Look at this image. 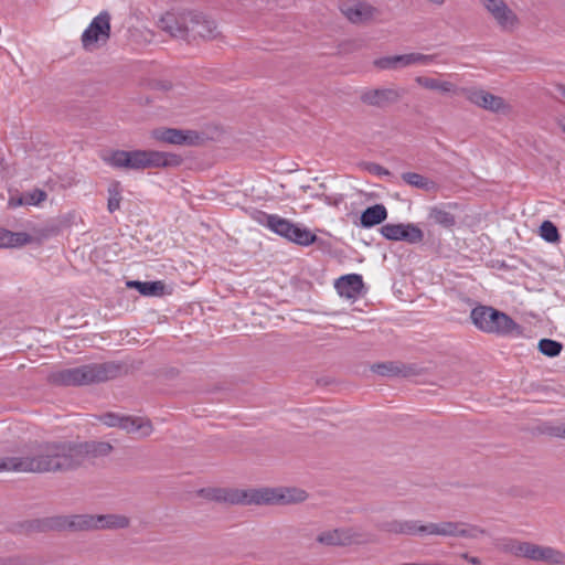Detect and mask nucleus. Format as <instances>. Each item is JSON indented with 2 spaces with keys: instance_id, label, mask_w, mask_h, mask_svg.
Segmentation results:
<instances>
[{
  "instance_id": "7",
  "label": "nucleus",
  "mask_w": 565,
  "mask_h": 565,
  "mask_svg": "<svg viewBox=\"0 0 565 565\" xmlns=\"http://www.w3.org/2000/svg\"><path fill=\"white\" fill-rule=\"evenodd\" d=\"M470 318L476 328L487 333L513 337L522 334V327L510 316L489 306L473 308Z\"/></svg>"
},
{
  "instance_id": "10",
  "label": "nucleus",
  "mask_w": 565,
  "mask_h": 565,
  "mask_svg": "<svg viewBox=\"0 0 565 565\" xmlns=\"http://www.w3.org/2000/svg\"><path fill=\"white\" fill-rule=\"evenodd\" d=\"M110 14L107 11H102L82 33L83 47L86 51H93L106 44L110 38Z\"/></svg>"
},
{
  "instance_id": "33",
  "label": "nucleus",
  "mask_w": 565,
  "mask_h": 565,
  "mask_svg": "<svg viewBox=\"0 0 565 565\" xmlns=\"http://www.w3.org/2000/svg\"><path fill=\"white\" fill-rule=\"evenodd\" d=\"M412 62L414 64L428 65L434 61L433 55H425L422 53H411Z\"/></svg>"
},
{
  "instance_id": "8",
  "label": "nucleus",
  "mask_w": 565,
  "mask_h": 565,
  "mask_svg": "<svg viewBox=\"0 0 565 565\" xmlns=\"http://www.w3.org/2000/svg\"><path fill=\"white\" fill-rule=\"evenodd\" d=\"M49 526L52 529H72L76 531L84 530H114L124 529L129 524V520L120 514H79L70 518H57L49 521Z\"/></svg>"
},
{
  "instance_id": "20",
  "label": "nucleus",
  "mask_w": 565,
  "mask_h": 565,
  "mask_svg": "<svg viewBox=\"0 0 565 565\" xmlns=\"http://www.w3.org/2000/svg\"><path fill=\"white\" fill-rule=\"evenodd\" d=\"M399 97V92L394 88H377L365 92L362 100L372 106H385L398 100Z\"/></svg>"
},
{
  "instance_id": "28",
  "label": "nucleus",
  "mask_w": 565,
  "mask_h": 565,
  "mask_svg": "<svg viewBox=\"0 0 565 565\" xmlns=\"http://www.w3.org/2000/svg\"><path fill=\"white\" fill-rule=\"evenodd\" d=\"M540 236L547 243H556L559 241L558 230L551 221H544L541 224Z\"/></svg>"
},
{
  "instance_id": "9",
  "label": "nucleus",
  "mask_w": 565,
  "mask_h": 565,
  "mask_svg": "<svg viewBox=\"0 0 565 565\" xmlns=\"http://www.w3.org/2000/svg\"><path fill=\"white\" fill-rule=\"evenodd\" d=\"M257 221L275 234L301 246H309L317 239L316 234L311 233L308 228L301 227L277 214L262 212Z\"/></svg>"
},
{
  "instance_id": "17",
  "label": "nucleus",
  "mask_w": 565,
  "mask_h": 565,
  "mask_svg": "<svg viewBox=\"0 0 565 565\" xmlns=\"http://www.w3.org/2000/svg\"><path fill=\"white\" fill-rule=\"evenodd\" d=\"M461 92L466 95L469 102L484 109L499 111L504 108V102L501 97L483 89L463 88Z\"/></svg>"
},
{
  "instance_id": "32",
  "label": "nucleus",
  "mask_w": 565,
  "mask_h": 565,
  "mask_svg": "<svg viewBox=\"0 0 565 565\" xmlns=\"http://www.w3.org/2000/svg\"><path fill=\"white\" fill-rule=\"evenodd\" d=\"M374 65L382 70H397L396 55L380 57L374 61Z\"/></svg>"
},
{
  "instance_id": "12",
  "label": "nucleus",
  "mask_w": 565,
  "mask_h": 565,
  "mask_svg": "<svg viewBox=\"0 0 565 565\" xmlns=\"http://www.w3.org/2000/svg\"><path fill=\"white\" fill-rule=\"evenodd\" d=\"M515 553L532 561L547 562L551 564H562L565 562V555L562 552L548 546H540L527 542L520 543L516 546Z\"/></svg>"
},
{
  "instance_id": "1",
  "label": "nucleus",
  "mask_w": 565,
  "mask_h": 565,
  "mask_svg": "<svg viewBox=\"0 0 565 565\" xmlns=\"http://www.w3.org/2000/svg\"><path fill=\"white\" fill-rule=\"evenodd\" d=\"M111 450L108 443H50L40 447L33 457L0 458V472H50L68 470L90 457L105 456Z\"/></svg>"
},
{
  "instance_id": "23",
  "label": "nucleus",
  "mask_w": 565,
  "mask_h": 565,
  "mask_svg": "<svg viewBox=\"0 0 565 565\" xmlns=\"http://www.w3.org/2000/svg\"><path fill=\"white\" fill-rule=\"evenodd\" d=\"M415 82L424 88L438 90L443 94H455L458 90L457 86L454 83L449 81H443L439 78L417 76L415 78Z\"/></svg>"
},
{
  "instance_id": "30",
  "label": "nucleus",
  "mask_w": 565,
  "mask_h": 565,
  "mask_svg": "<svg viewBox=\"0 0 565 565\" xmlns=\"http://www.w3.org/2000/svg\"><path fill=\"white\" fill-rule=\"evenodd\" d=\"M108 193H109V198H108L107 209L110 213H114L115 211L119 210V207H120V201H121L120 191L117 189V186H114L108 190Z\"/></svg>"
},
{
  "instance_id": "38",
  "label": "nucleus",
  "mask_w": 565,
  "mask_h": 565,
  "mask_svg": "<svg viewBox=\"0 0 565 565\" xmlns=\"http://www.w3.org/2000/svg\"><path fill=\"white\" fill-rule=\"evenodd\" d=\"M557 92L565 99V85H558L557 86Z\"/></svg>"
},
{
  "instance_id": "19",
  "label": "nucleus",
  "mask_w": 565,
  "mask_h": 565,
  "mask_svg": "<svg viewBox=\"0 0 565 565\" xmlns=\"http://www.w3.org/2000/svg\"><path fill=\"white\" fill-rule=\"evenodd\" d=\"M153 139L170 145H191L194 135L191 131L175 128H158L151 131Z\"/></svg>"
},
{
  "instance_id": "14",
  "label": "nucleus",
  "mask_w": 565,
  "mask_h": 565,
  "mask_svg": "<svg viewBox=\"0 0 565 565\" xmlns=\"http://www.w3.org/2000/svg\"><path fill=\"white\" fill-rule=\"evenodd\" d=\"M483 6L503 31H513L519 19L503 0H483Z\"/></svg>"
},
{
  "instance_id": "40",
  "label": "nucleus",
  "mask_w": 565,
  "mask_h": 565,
  "mask_svg": "<svg viewBox=\"0 0 565 565\" xmlns=\"http://www.w3.org/2000/svg\"><path fill=\"white\" fill-rule=\"evenodd\" d=\"M561 127H562L563 131L565 132V119L561 121Z\"/></svg>"
},
{
  "instance_id": "37",
  "label": "nucleus",
  "mask_w": 565,
  "mask_h": 565,
  "mask_svg": "<svg viewBox=\"0 0 565 565\" xmlns=\"http://www.w3.org/2000/svg\"><path fill=\"white\" fill-rule=\"evenodd\" d=\"M554 434L557 437L565 438V425L557 427Z\"/></svg>"
},
{
  "instance_id": "16",
  "label": "nucleus",
  "mask_w": 565,
  "mask_h": 565,
  "mask_svg": "<svg viewBox=\"0 0 565 565\" xmlns=\"http://www.w3.org/2000/svg\"><path fill=\"white\" fill-rule=\"evenodd\" d=\"M320 544L328 546L349 545L361 543V536L353 529H334L321 532L317 536Z\"/></svg>"
},
{
  "instance_id": "21",
  "label": "nucleus",
  "mask_w": 565,
  "mask_h": 565,
  "mask_svg": "<svg viewBox=\"0 0 565 565\" xmlns=\"http://www.w3.org/2000/svg\"><path fill=\"white\" fill-rule=\"evenodd\" d=\"M32 241V236L25 232H11L0 227V248H17Z\"/></svg>"
},
{
  "instance_id": "11",
  "label": "nucleus",
  "mask_w": 565,
  "mask_h": 565,
  "mask_svg": "<svg viewBox=\"0 0 565 565\" xmlns=\"http://www.w3.org/2000/svg\"><path fill=\"white\" fill-rule=\"evenodd\" d=\"M99 420L108 427H119L129 434H138L141 437H147L152 433L150 420L143 417L119 416L107 413L102 415Z\"/></svg>"
},
{
  "instance_id": "24",
  "label": "nucleus",
  "mask_w": 565,
  "mask_h": 565,
  "mask_svg": "<svg viewBox=\"0 0 565 565\" xmlns=\"http://www.w3.org/2000/svg\"><path fill=\"white\" fill-rule=\"evenodd\" d=\"M127 287L137 289L142 296L158 297L166 292V284L158 281H139L130 280L127 281Z\"/></svg>"
},
{
  "instance_id": "22",
  "label": "nucleus",
  "mask_w": 565,
  "mask_h": 565,
  "mask_svg": "<svg viewBox=\"0 0 565 565\" xmlns=\"http://www.w3.org/2000/svg\"><path fill=\"white\" fill-rule=\"evenodd\" d=\"M387 217V211L384 205L375 204L364 210L360 217L362 227L370 228L382 223Z\"/></svg>"
},
{
  "instance_id": "41",
  "label": "nucleus",
  "mask_w": 565,
  "mask_h": 565,
  "mask_svg": "<svg viewBox=\"0 0 565 565\" xmlns=\"http://www.w3.org/2000/svg\"><path fill=\"white\" fill-rule=\"evenodd\" d=\"M0 565H11V564H8L7 562H1Z\"/></svg>"
},
{
  "instance_id": "39",
  "label": "nucleus",
  "mask_w": 565,
  "mask_h": 565,
  "mask_svg": "<svg viewBox=\"0 0 565 565\" xmlns=\"http://www.w3.org/2000/svg\"><path fill=\"white\" fill-rule=\"evenodd\" d=\"M429 1L433 3H436V4H443L445 0H429Z\"/></svg>"
},
{
  "instance_id": "4",
  "label": "nucleus",
  "mask_w": 565,
  "mask_h": 565,
  "mask_svg": "<svg viewBox=\"0 0 565 565\" xmlns=\"http://www.w3.org/2000/svg\"><path fill=\"white\" fill-rule=\"evenodd\" d=\"M383 529L391 533L417 535V536H443V537H477L481 531L463 522L441 521L422 524L419 521H391L384 524Z\"/></svg>"
},
{
  "instance_id": "2",
  "label": "nucleus",
  "mask_w": 565,
  "mask_h": 565,
  "mask_svg": "<svg viewBox=\"0 0 565 565\" xmlns=\"http://www.w3.org/2000/svg\"><path fill=\"white\" fill-rule=\"evenodd\" d=\"M203 497L231 504H289L306 500L307 494L297 488L221 489L201 490Z\"/></svg>"
},
{
  "instance_id": "31",
  "label": "nucleus",
  "mask_w": 565,
  "mask_h": 565,
  "mask_svg": "<svg viewBox=\"0 0 565 565\" xmlns=\"http://www.w3.org/2000/svg\"><path fill=\"white\" fill-rule=\"evenodd\" d=\"M45 199H46V193L44 191H42V190H34L30 194V199L26 200L25 202H23L22 199H19L17 203L10 202V204L13 205V206H18V205H21L23 203L38 205L41 202H43Z\"/></svg>"
},
{
  "instance_id": "15",
  "label": "nucleus",
  "mask_w": 565,
  "mask_h": 565,
  "mask_svg": "<svg viewBox=\"0 0 565 565\" xmlns=\"http://www.w3.org/2000/svg\"><path fill=\"white\" fill-rule=\"evenodd\" d=\"M334 288L341 298L355 301L363 295V278L359 274L341 276L334 281Z\"/></svg>"
},
{
  "instance_id": "35",
  "label": "nucleus",
  "mask_w": 565,
  "mask_h": 565,
  "mask_svg": "<svg viewBox=\"0 0 565 565\" xmlns=\"http://www.w3.org/2000/svg\"><path fill=\"white\" fill-rule=\"evenodd\" d=\"M397 70L413 65L411 53L396 55Z\"/></svg>"
},
{
  "instance_id": "25",
  "label": "nucleus",
  "mask_w": 565,
  "mask_h": 565,
  "mask_svg": "<svg viewBox=\"0 0 565 565\" xmlns=\"http://www.w3.org/2000/svg\"><path fill=\"white\" fill-rule=\"evenodd\" d=\"M402 179L405 183L427 192H435L438 189L434 180L416 172H405L402 174Z\"/></svg>"
},
{
  "instance_id": "29",
  "label": "nucleus",
  "mask_w": 565,
  "mask_h": 565,
  "mask_svg": "<svg viewBox=\"0 0 565 565\" xmlns=\"http://www.w3.org/2000/svg\"><path fill=\"white\" fill-rule=\"evenodd\" d=\"M371 370L374 373L383 375V376L397 375L401 372L399 367L391 362L374 364V365H372Z\"/></svg>"
},
{
  "instance_id": "26",
  "label": "nucleus",
  "mask_w": 565,
  "mask_h": 565,
  "mask_svg": "<svg viewBox=\"0 0 565 565\" xmlns=\"http://www.w3.org/2000/svg\"><path fill=\"white\" fill-rule=\"evenodd\" d=\"M428 218L443 227L450 228L456 224L455 216L439 206H433L429 209Z\"/></svg>"
},
{
  "instance_id": "18",
  "label": "nucleus",
  "mask_w": 565,
  "mask_h": 565,
  "mask_svg": "<svg viewBox=\"0 0 565 565\" xmlns=\"http://www.w3.org/2000/svg\"><path fill=\"white\" fill-rule=\"evenodd\" d=\"M342 13L353 23H361L375 17L376 9L363 1H350L341 7Z\"/></svg>"
},
{
  "instance_id": "36",
  "label": "nucleus",
  "mask_w": 565,
  "mask_h": 565,
  "mask_svg": "<svg viewBox=\"0 0 565 565\" xmlns=\"http://www.w3.org/2000/svg\"><path fill=\"white\" fill-rule=\"evenodd\" d=\"M461 557L465 558L471 565H480L481 564V561L478 557L470 556L467 553H463L461 555Z\"/></svg>"
},
{
  "instance_id": "34",
  "label": "nucleus",
  "mask_w": 565,
  "mask_h": 565,
  "mask_svg": "<svg viewBox=\"0 0 565 565\" xmlns=\"http://www.w3.org/2000/svg\"><path fill=\"white\" fill-rule=\"evenodd\" d=\"M366 169L375 174V175H379V177H382V175H390V172L387 169H385L384 167L377 164V163H367L366 164Z\"/></svg>"
},
{
  "instance_id": "5",
  "label": "nucleus",
  "mask_w": 565,
  "mask_h": 565,
  "mask_svg": "<svg viewBox=\"0 0 565 565\" xmlns=\"http://www.w3.org/2000/svg\"><path fill=\"white\" fill-rule=\"evenodd\" d=\"M103 159L114 169L134 171L166 168L180 163V158L177 154L157 150H114Z\"/></svg>"
},
{
  "instance_id": "3",
  "label": "nucleus",
  "mask_w": 565,
  "mask_h": 565,
  "mask_svg": "<svg viewBox=\"0 0 565 565\" xmlns=\"http://www.w3.org/2000/svg\"><path fill=\"white\" fill-rule=\"evenodd\" d=\"M158 25L170 36L185 41L212 39L216 35L215 22L196 12H167Z\"/></svg>"
},
{
  "instance_id": "27",
  "label": "nucleus",
  "mask_w": 565,
  "mask_h": 565,
  "mask_svg": "<svg viewBox=\"0 0 565 565\" xmlns=\"http://www.w3.org/2000/svg\"><path fill=\"white\" fill-rule=\"evenodd\" d=\"M562 349V343L552 339H542L539 342V351L548 358L557 356Z\"/></svg>"
},
{
  "instance_id": "13",
  "label": "nucleus",
  "mask_w": 565,
  "mask_h": 565,
  "mask_svg": "<svg viewBox=\"0 0 565 565\" xmlns=\"http://www.w3.org/2000/svg\"><path fill=\"white\" fill-rule=\"evenodd\" d=\"M382 235L390 241H405L411 244L420 243L424 238L423 231L413 223L391 224L387 223L381 228Z\"/></svg>"
},
{
  "instance_id": "6",
  "label": "nucleus",
  "mask_w": 565,
  "mask_h": 565,
  "mask_svg": "<svg viewBox=\"0 0 565 565\" xmlns=\"http://www.w3.org/2000/svg\"><path fill=\"white\" fill-rule=\"evenodd\" d=\"M120 370V365L114 362L90 363L53 372L49 379L58 385H89L111 380Z\"/></svg>"
}]
</instances>
